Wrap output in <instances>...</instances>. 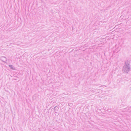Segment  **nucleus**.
<instances>
[{
	"label": "nucleus",
	"instance_id": "f257e3e1",
	"mask_svg": "<svg viewBox=\"0 0 131 131\" xmlns=\"http://www.w3.org/2000/svg\"><path fill=\"white\" fill-rule=\"evenodd\" d=\"M10 67V68H12V66H9Z\"/></svg>",
	"mask_w": 131,
	"mask_h": 131
}]
</instances>
